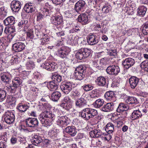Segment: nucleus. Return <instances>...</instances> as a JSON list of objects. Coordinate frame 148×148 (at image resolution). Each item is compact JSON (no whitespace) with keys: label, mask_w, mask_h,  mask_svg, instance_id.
<instances>
[{"label":"nucleus","mask_w":148,"mask_h":148,"mask_svg":"<svg viewBox=\"0 0 148 148\" xmlns=\"http://www.w3.org/2000/svg\"><path fill=\"white\" fill-rule=\"evenodd\" d=\"M6 95V91L0 88V102L2 101L5 99Z\"/></svg>","instance_id":"obj_38"},{"label":"nucleus","mask_w":148,"mask_h":148,"mask_svg":"<svg viewBox=\"0 0 148 148\" xmlns=\"http://www.w3.org/2000/svg\"><path fill=\"white\" fill-rule=\"evenodd\" d=\"M61 49L64 52H65L67 55H68V53L71 51L70 49L68 47H62L61 48Z\"/></svg>","instance_id":"obj_51"},{"label":"nucleus","mask_w":148,"mask_h":148,"mask_svg":"<svg viewBox=\"0 0 148 148\" xmlns=\"http://www.w3.org/2000/svg\"><path fill=\"white\" fill-rule=\"evenodd\" d=\"M84 73L75 71V77L77 79L81 80L84 77Z\"/></svg>","instance_id":"obj_39"},{"label":"nucleus","mask_w":148,"mask_h":148,"mask_svg":"<svg viewBox=\"0 0 148 148\" xmlns=\"http://www.w3.org/2000/svg\"><path fill=\"white\" fill-rule=\"evenodd\" d=\"M97 111L90 108H86L83 110L80 113V115L85 120H88L92 118L97 114Z\"/></svg>","instance_id":"obj_2"},{"label":"nucleus","mask_w":148,"mask_h":148,"mask_svg":"<svg viewBox=\"0 0 148 148\" xmlns=\"http://www.w3.org/2000/svg\"><path fill=\"white\" fill-rule=\"evenodd\" d=\"M85 58L88 57L91 53V51L90 49L85 48L81 49Z\"/></svg>","instance_id":"obj_34"},{"label":"nucleus","mask_w":148,"mask_h":148,"mask_svg":"<svg viewBox=\"0 0 148 148\" xmlns=\"http://www.w3.org/2000/svg\"><path fill=\"white\" fill-rule=\"evenodd\" d=\"M98 41L97 36L96 35L92 34L88 36L87 42L89 45H93L97 44Z\"/></svg>","instance_id":"obj_12"},{"label":"nucleus","mask_w":148,"mask_h":148,"mask_svg":"<svg viewBox=\"0 0 148 148\" xmlns=\"http://www.w3.org/2000/svg\"><path fill=\"white\" fill-rule=\"evenodd\" d=\"M49 11L47 9H43L41 10V13H42L43 14H44V16H47L48 15Z\"/></svg>","instance_id":"obj_58"},{"label":"nucleus","mask_w":148,"mask_h":148,"mask_svg":"<svg viewBox=\"0 0 148 148\" xmlns=\"http://www.w3.org/2000/svg\"><path fill=\"white\" fill-rule=\"evenodd\" d=\"M7 12L5 10L4 7L0 8V19H3L6 16Z\"/></svg>","instance_id":"obj_36"},{"label":"nucleus","mask_w":148,"mask_h":148,"mask_svg":"<svg viewBox=\"0 0 148 148\" xmlns=\"http://www.w3.org/2000/svg\"><path fill=\"white\" fill-rule=\"evenodd\" d=\"M139 80V78L135 76L130 77L129 79V82L131 88L133 89L137 85Z\"/></svg>","instance_id":"obj_15"},{"label":"nucleus","mask_w":148,"mask_h":148,"mask_svg":"<svg viewBox=\"0 0 148 148\" xmlns=\"http://www.w3.org/2000/svg\"><path fill=\"white\" fill-rule=\"evenodd\" d=\"M86 3L83 0H80L77 1L75 5V9L78 13L83 11L84 9Z\"/></svg>","instance_id":"obj_6"},{"label":"nucleus","mask_w":148,"mask_h":148,"mask_svg":"<svg viewBox=\"0 0 148 148\" xmlns=\"http://www.w3.org/2000/svg\"><path fill=\"white\" fill-rule=\"evenodd\" d=\"M142 115V113L139 110H138L134 111L131 115V116L133 120H135L141 118Z\"/></svg>","instance_id":"obj_25"},{"label":"nucleus","mask_w":148,"mask_h":148,"mask_svg":"<svg viewBox=\"0 0 148 148\" xmlns=\"http://www.w3.org/2000/svg\"><path fill=\"white\" fill-rule=\"evenodd\" d=\"M58 84L53 81H50L47 84V87L51 91H54L56 90L58 88Z\"/></svg>","instance_id":"obj_23"},{"label":"nucleus","mask_w":148,"mask_h":148,"mask_svg":"<svg viewBox=\"0 0 148 148\" xmlns=\"http://www.w3.org/2000/svg\"><path fill=\"white\" fill-rule=\"evenodd\" d=\"M3 117L5 122L9 124H11L14 120V113L9 111L5 113Z\"/></svg>","instance_id":"obj_5"},{"label":"nucleus","mask_w":148,"mask_h":148,"mask_svg":"<svg viewBox=\"0 0 148 148\" xmlns=\"http://www.w3.org/2000/svg\"><path fill=\"white\" fill-rule=\"evenodd\" d=\"M106 99L108 101L113 102L115 101L116 99L114 96V93L112 91H109L106 92L104 95Z\"/></svg>","instance_id":"obj_21"},{"label":"nucleus","mask_w":148,"mask_h":148,"mask_svg":"<svg viewBox=\"0 0 148 148\" xmlns=\"http://www.w3.org/2000/svg\"><path fill=\"white\" fill-rule=\"evenodd\" d=\"M114 129V125L111 123H108L105 128V130L108 133H112Z\"/></svg>","instance_id":"obj_33"},{"label":"nucleus","mask_w":148,"mask_h":148,"mask_svg":"<svg viewBox=\"0 0 148 148\" xmlns=\"http://www.w3.org/2000/svg\"><path fill=\"white\" fill-rule=\"evenodd\" d=\"M78 21L83 25H86L89 22L87 15L84 13L79 15L78 17Z\"/></svg>","instance_id":"obj_22"},{"label":"nucleus","mask_w":148,"mask_h":148,"mask_svg":"<svg viewBox=\"0 0 148 148\" xmlns=\"http://www.w3.org/2000/svg\"><path fill=\"white\" fill-rule=\"evenodd\" d=\"M75 56L77 59L80 60L85 58L81 49H79L76 54Z\"/></svg>","instance_id":"obj_41"},{"label":"nucleus","mask_w":148,"mask_h":148,"mask_svg":"<svg viewBox=\"0 0 148 148\" xmlns=\"http://www.w3.org/2000/svg\"><path fill=\"white\" fill-rule=\"evenodd\" d=\"M64 131L72 136H75L77 133L76 129L74 126H68L65 128Z\"/></svg>","instance_id":"obj_17"},{"label":"nucleus","mask_w":148,"mask_h":148,"mask_svg":"<svg viewBox=\"0 0 148 148\" xmlns=\"http://www.w3.org/2000/svg\"><path fill=\"white\" fill-rule=\"evenodd\" d=\"M12 83L13 87L15 88H17L21 84V80L19 77H16L12 80Z\"/></svg>","instance_id":"obj_32"},{"label":"nucleus","mask_w":148,"mask_h":148,"mask_svg":"<svg viewBox=\"0 0 148 148\" xmlns=\"http://www.w3.org/2000/svg\"><path fill=\"white\" fill-rule=\"evenodd\" d=\"M82 96L79 99L75 102V105L77 108H83L87 105L86 98L83 97Z\"/></svg>","instance_id":"obj_8"},{"label":"nucleus","mask_w":148,"mask_h":148,"mask_svg":"<svg viewBox=\"0 0 148 148\" xmlns=\"http://www.w3.org/2000/svg\"><path fill=\"white\" fill-rule=\"evenodd\" d=\"M135 63V61L134 59L130 58H127L123 61V65L125 68L128 69L132 66Z\"/></svg>","instance_id":"obj_11"},{"label":"nucleus","mask_w":148,"mask_h":148,"mask_svg":"<svg viewBox=\"0 0 148 148\" xmlns=\"http://www.w3.org/2000/svg\"><path fill=\"white\" fill-rule=\"evenodd\" d=\"M58 55L62 58H66L67 55L61 50V48L59 50Z\"/></svg>","instance_id":"obj_49"},{"label":"nucleus","mask_w":148,"mask_h":148,"mask_svg":"<svg viewBox=\"0 0 148 148\" xmlns=\"http://www.w3.org/2000/svg\"><path fill=\"white\" fill-rule=\"evenodd\" d=\"M93 66L98 69H101V66L99 62L97 60H95L93 62Z\"/></svg>","instance_id":"obj_55"},{"label":"nucleus","mask_w":148,"mask_h":148,"mask_svg":"<svg viewBox=\"0 0 148 148\" xmlns=\"http://www.w3.org/2000/svg\"><path fill=\"white\" fill-rule=\"evenodd\" d=\"M65 0H51L53 3L55 4L59 5L60 4Z\"/></svg>","instance_id":"obj_56"},{"label":"nucleus","mask_w":148,"mask_h":148,"mask_svg":"<svg viewBox=\"0 0 148 148\" xmlns=\"http://www.w3.org/2000/svg\"><path fill=\"white\" fill-rule=\"evenodd\" d=\"M61 96V93L58 91L53 92L51 97V99L53 101H57Z\"/></svg>","instance_id":"obj_26"},{"label":"nucleus","mask_w":148,"mask_h":148,"mask_svg":"<svg viewBox=\"0 0 148 148\" xmlns=\"http://www.w3.org/2000/svg\"><path fill=\"white\" fill-rule=\"evenodd\" d=\"M28 127H34L37 126L38 124V122L37 119L35 118H32L30 117H28Z\"/></svg>","instance_id":"obj_30"},{"label":"nucleus","mask_w":148,"mask_h":148,"mask_svg":"<svg viewBox=\"0 0 148 148\" xmlns=\"http://www.w3.org/2000/svg\"><path fill=\"white\" fill-rule=\"evenodd\" d=\"M106 71L108 74L111 75H117L120 71L119 66L115 65H110L107 67Z\"/></svg>","instance_id":"obj_4"},{"label":"nucleus","mask_w":148,"mask_h":148,"mask_svg":"<svg viewBox=\"0 0 148 148\" xmlns=\"http://www.w3.org/2000/svg\"><path fill=\"white\" fill-rule=\"evenodd\" d=\"M75 86V84L70 82H67L62 84L60 87L64 93L67 94L73 88H74Z\"/></svg>","instance_id":"obj_3"},{"label":"nucleus","mask_w":148,"mask_h":148,"mask_svg":"<svg viewBox=\"0 0 148 148\" xmlns=\"http://www.w3.org/2000/svg\"><path fill=\"white\" fill-rule=\"evenodd\" d=\"M1 80L4 82L6 84H10L11 82L10 78L6 75H3L1 76Z\"/></svg>","instance_id":"obj_35"},{"label":"nucleus","mask_w":148,"mask_h":148,"mask_svg":"<svg viewBox=\"0 0 148 148\" xmlns=\"http://www.w3.org/2000/svg\"><path fill=\"white\" fill-rule=\"evenodd\" d=\"M29 142H30L34 145H37L41 143L42 140L41 137L37 135H34L33 136H29Z\"/></svg>","instance_id":"obj_9"},{"label":"nucleus","mask_w":148,"mask_h":148,"mask_svg":"<svg viewBox=\"0 0 148 148\" xmlns=\"http://www.w3.org/2000/svg\"><path fill=\"white\" fill-rule=\"evenodd\" d=\"M28 3H26L25 4L23 9V12L22 13V15L23 16L25 17V15L26 16L27 14V9H28Z\"/></svg>","instance_id":"obj_50"},{"label":"nucleus","mask_w":148,"mask_h":148,"mask_svg":"<svg viewBox=\"0 0 148 148\" xmlns=\"http://www.w3.org/2000/svg\"><path fill=\"white\" fill-rule=\"evenodd\" d=\"M102 10L103 12L107 13L109 12L111 10V8L108 5L106 4L103 6Z\"/></svg>","instance_id":"obj_46"},{"label":"nucleus","mask_w":148,"mask_h":148,"mask_svg":"<svg viewBox=\"0 0 148 148\" xmlns=\"http://www.w3.org/2000/svg\"><path fill=\"white\" fill-rule=\"evenodd\" d=\"M114 104L112 102L107 103L101 108V110L105 112H109L113 110L114 108Z\"/></svg>","instance_id":"obj_20"},{"label":"nucleus","mask_w":148,"mask_h":148,"mask_svg":"<svg viewBox=\"0 0 148 148\" xmlns=\"http://www.w3.org/2000/svg\"><path fill=\"white\" fill-rule=\"evenodd\" d=\"M111 133H107L106 134H104V136H106L104 137V138L107 140H109L112 137V135L111 134Z\"/></svg>","instance_id":"obj_60"},{"label":"nucleus","mask_w":148,"mask_h":148,"mask_svg":"<svg viewBox=\"0 0 148 148\" xmlns=\"http://www.w3.org/2000/svg\"><path fill=\"white\" fill-rule=\"evenodd\" d=\"M125 102L128 104H133V107H134V104H137L138 102L137 99L134 97H129L125 100Z\"/></svg>","instance_id":"obj_27"},{"label":"nucleus","mask_w":148,"mask_h":148,"mask_svg":"<svg viewBox=\"0 0 148 148\" xmlns=\"http://www.w3.org/2000/svg\"><path fill=\"white\" fill-rule=\"evenodd\" d=\"M71 100L68 96L65 97L64 99L63 103H71Z\"/></svg>","instance_id":"obj_59"},{"label":"nucleus","mask_w":148,"mask_h":148,"mask_svg":"<svg viewBox=\"0 0 148 148\" xmlns=\"http://www.w3.org/2000/svg\"><path fill=\"white\" fill-rule=\"evenodd\" d=\"M21 4L18 1H12L11 4V8L13 11L16 12L18 11L20 9Z\"/></svg>","instance_id":"obj_14"},{"label":"nucleus","mask_w":148,"mask_h":148,"mask_svg":"<svg viewBox=\"0 0 148 148\" xmlns=\"http://www.w3.org/2000/svg\"><path fill=\"white\" fill-rule=\"evenodd\" d=\"M32 4L31 3H28V9H29V11L28 12H32L34 11L35 9V8L34 5H31Z\"/></svg>","instance_id":"obj_54"},{"label":"nucleus","mask_w":148,"mask_h":148,"mask_svg":"<svg viewBox=\"0 0 148 148\" xmlns=\"http://www.w3.org/2000/svg\"><path fill=\"white\" fill-rule=\"evenodd\" d=\"M17 59L18 58H17L16 57H13L12 58V59L10 60V62L11 63V64L13 65L14 63H16V62L17 61Z\"/></svg>","instance_id":"obj_63"},{"label":"nucleus","mask_w":148,"mask_h":148,"mask_svg":"<svg viewBox=\"0 0 148 148\" xmlns=\"http://www.w3.org/2000/svg\"><path fill=\"white\" fill-rule=\"evenodd\" d=\"M83 89L86 91H88L91 90L93 88V87L91 84H85L82 86Z\"/></svg>","instance_id":"obj_43"},{"label":"nucleus","mask_w":148,"mask_h":148,"mask_svg":"<svg viewBox=\"0 0 148 148\" xmlns=\"http://www.w3.org/2000/svg\"><path fill=\"white\" fill-rule=\"evenodd\" d=\"M7 88L8 89V91L11 93H14L15 91L16 88L13 87V85L12 86H9Z\"/></svg>","instance_id":"obj_61"},{"label":"nucleus","mask_w":148,"mask_h":148,"mask_svg":"<svg viewBox=\"0 0 148 148\" xmlns=\"http://www.w3.org/2000/svg\"><path fill=\"white\" fill-rule=\"evenodd\" d=\"M108 54L110 56L114 57L116 55V51L115 49L109 50L108 52Z\"/></svg>","instance_id":"obj_47"},{"label":"nucleus","mask_w":148,"mask_h":148,"mask_svg":"<svg viewBox=\"0 0 148 148\" xmlns=\"http://www.w3.org/2000/svg\"><path fill=\"white\" fill-rule=\"evenodd\" d=\"M147 11V8L144 6H140L137 9V13L138 15L141 16H143Z\"/></svg>","instance_id":"obj_31"},{"label":"nucleus","mask_w":148,"mask_h":148,"mask_svg":"<svg viewBox=\"0 0 148 148\" xmlns=\"http://www.w3.org/2000/svg\"><path fill=\"white\" fill-rule=\"evenodd\" d=\"M142 32L145 35L148 34V23H146L143 27Z\"/></svg>","instance_id":"obj_48"},{"label":"nucleus","mask_w":148,"mask_h":148,"mask_svg":"<svg viewBox=\"0 0 148 148\" xmlns=\"http://www.w3.org/2000/svg\"><path fill=\"white\" fill-rule=\"evenodd\" d=\"M91 97L93 99H97L98 98V95L97 92L95 90H92L91 92Z\"/></svg>","instance_id":"obj_53"},{"label":"nucleus","mask_w":148,"mask_h":148,"mask_svg":"<svg viewBox=\"0 0 148 148\" xmlns=\"http://www.w3.org/2000/svg\"><path fill=\"white\" fill-rule=\"evenodd\" d=\"M27 119H26L25 121H23V124L21 125V130L22 131V130L24 132H27Z\"/></svg>","instance_id":"obj_44"},{"label":"nucleus","mask_w":148,"mask_h":148,"mask_svg":"<svg viewBox=\"0 0 148 148\" xmlns=\"http://www.w3.org/2000/svg\"><path fill=\"white\" fill-rule=\"evenodd\" d=\"M86 69V67L85 66L82 65H80L76 68L75 71L85 73Z\"/></svg>","instance_id":"obj_42"},{"label":"nucleus","mask_w":148,"mask_h":148,"mask_svg":"<svg viewBox=\"0 0 148 148\" xmlns=\"http://www.w3.org/2000/svg\"><path fill=\"white\" fill-rule=\"evenodd\" d=\"M6 144L5 142L1 141L0 142V148H5Z\"/></svg>","instance_id":"obj_64"},{"label":"nucleus","mask_w":148,"mask_h":148,"mask_svg":"<svg viewBox=\"0 0 148 148\" xmlns=\"http://www.w3.org/2000/svg\"><path fill=\"white\" fill-rule=\"evenodd\" d=\"M51 22L56 25H61L63 23L62 18L59 16L52 17L51 18Z\"/></svg>","instance_id":"obj_13"},{"label":"nucleus","mask_w":148,"mask_h":148,"mask_svg":"<svg viewBox=\"0 0 148 148\" xmlns=\"http://www.w3.org/2000/svg\"><path fill=\"white\" fill-rule=\"evenodd\" d=\"M55 63L49 62L46 63L43 65V68L49 71H53L56 68V64Z\"/></svg>","instance_id":"obj_19"},{"label":"nucleus","mask_w":148,"mask_h":148,"mask_svg":"<svg viewBox=\"0 0 148 148\" xmlns=\"http://www.w3.org/2000/svg\"><path fill=\"white\" fill-rule=\"evenodd\" d=\"M104 103V101L101 99L97 100L95 102L93 103L95 107L96 108H98L102 106Z\"/></svg>","instance_id":"obj_37"},{"label":"nucleus","mask_w":148,"mask_h":148,"mask_svg":"<svg viewBox=\"0 0 148 148\" xmlns=\"http://www.w3.org/2000/svg\"><path fill=\"white\" fill-rule=\"evenodd\" d=\"M141 66H143V67L145 69L146 68V66H148V60H145L143 61L141 63Z\"/></svg>","instance_id":"obj_62"},{"label":"nucleus","mask_w":148,"mask_h":148,"mask_svg":"<svg viewBox=\"0 0 148 148\" xmlns=\"http://www.w3.org/2000/svg\"><path fill=\"white\" fill-rule=\"evenodd\" d=\"M67 119V117L66 116H62L59 118L57 121V124L62 127H65L69 124Z\"/></svg>","instance_id":"obj_7"},{"label":"nucleus","mask_w":148,"mask_h":148,"mask_svg":"<svg viewBox=\"0 0 148 148\" xmlns=\"http://www.w3.org/2000/svg\"><path fill=\"white\" fill-rule=\"evenodd\" d=\"M90 136L92 137L101 138L103 137L104 134L102 133L101 130L99 129H95L90 132Z\"/></svg>","instance_id":"obj_16"},{"label":"nucleus","mask_w":148,"mask_h":148,"mask_svg":"<svg viewBox=\"0 0 148 148\" xmlns=\"http://www.w3.org/2000/svg\"><path fill=\"white\" fill-rule=\"evenodd\" d=\"M14 18L12 16H9L4 21V23L6 26L12 25L14 23Z\"/></svg>","instance_id":"obj_29"},{"label":"nucleus","mask_w":148,"mask_h":148,"mask_svg":"<svg viewBox=\"0 0 148 148\" xmlns=\"http://www.w3.org/2000/svg\"><path fill=\"white\" fill-rule=\"evenodd\" d=\"M61 106L65 109L69 110L72 107L71 103H62L61 104Z\"/></svg>","instance_id":"obj_40"},{"label":"nucleus","mask_w":148,"mask_h":148,"mask_svg":"<svg viewBox=\"0 0 148 148\" xmlns=\"http://www.w3.org/2000/svg\"><path fill=\"white\" fill-rule=\"evenodd\" d=\"M98 85L99 86H105L106 88L108 87V85L106 84V79L103 76H100L97 79Z\"/></svg>","instance_id":"obj_24"},{"label":"nucleus","mask_w":148,"mask_h":148,"mask_svg":"<svg viewBox=\"0 0 148 148\" xmlns=\"http://www.w3.org/2000/svg\"><path fill=\"white\" fill-rule=\"evenodd\" d=\"M81 94L79 91L76 90L75 91H73V95L74 97H79L81 96Z\"/></svg>","instance_id":"obj_57"},{"label":"nucleus","mask_w":148,"mask_h":148,"mask_svg":"<svg viewBox=\"0 0 148 148\" xmlns=\"http://www.w3.org/2000/svg\"><path fill=\"white\" fill-rule=\"evenodd\" d=\"M49 40L48 39V36L46 35L45 34L43 36L41 40V44L43 45L45 44L46 42H47Z\"/></svg>","instance_id":"obj_52"},{"label":"nucleus","mask_w":148,"mask_h":148,"mask_svg":"<svg viewBox=\"0 0 148 148\" xmlns=\"http://www.w3.org/2000/svg\"><path fill=\"white\" fill-rule=\"evenodd\" d=\"M128 109H131L127 105L121 102L119 104L116 111L118 112L121 113L127 110Z\"/></svg>","instance_id":"obj_18"},{"label":"nucleus","mask_w":148,"mask_h":148,"mask_svg":"<svg viewBox=\"0 0 148 148\" xmlns=\"http://www.w3.org/2000/svg\"><path fill=\"white\" fill-rule=\"evenodd\" d=\"M18 109L21 112H24L28 109V106H27L21 105L18 106Z\"/></svg>","instance_id":"obj_45"},{"label":"nucleus","mask_w":148,"mask_h":148,"mask_svg":"<svg viewBox=\"0 0 148 148\" xmlns=\"http://www.w3.org/2000/svg\"><path fill=\"white\" fill-rule=\"evenodd\" d=\"M52 79L53 81L58 84L61 81L62 77L57 73H55L52 74Z\"/></svg>","instance_id":"obj_28"},{"label":"nucleus","mask_w":148,"mask_h":148,"mask_svg":"<svg viewBox=\"0 0 148 148\" xmlns=\"http://www.w3.org/2000/svg\"><path fill=\"white\" fill-rule=\"evenodd\" d=\"M13 50L16 52L21 51L23 50L25 47V45L23 43L17 42L14 43L12 46Z\"/></svg>","instance_id":"obj_10"},{"label":"nucleus","mask_w":148,"mask_h":148,"mask_svg":"<svg viewBox=\"0 0 148 148\" xmlns=\"http://www.w3.org/2000/svg\"><path fill=\"white\" fill-rule=\"evenodd\" d=\"M54 118V114L47 111L42 112L38 117L41 123L44 124L46 126L51 125Z\"/></svg>","instance_id":"obj_1"}]
</instances>
